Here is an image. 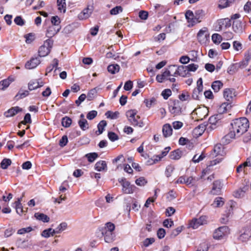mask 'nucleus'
<instances>
[{"instance_id":"nucleus-16","label":"nucleus","mask_w":251,"mask_h":251,"mask_svg":"<svg viewBox=\"0 0 251 251\" xmlns=\"http://www.w3.org/2000/svg\"><path fill=\"white\" fill-rule=\"evenodd\" d=\"M251 236V230L250 229H246L242 232L238 237L239 240L244 242H247Z\"/></svg>"},{"instance_id":"nucleus-22","label":"nucleus","mask_w":251,"mask_h":251,"mask_svg":"<svg viewBox=\"0 0 251 251\" xmlns=\"http://www.w3.org/2000/svg\"><path fill=\"white\" fill-rule=\"evenodd\" d=\"M176 69L177 70V73H178V75L181 76L186 77L188 76V75H190L188 71L186 66L181 65L177 67Z\"/></svg>"},{"instance_id":"nucleus-62","label":"nucleus","mask_w":251,"mask_h":251,"mask_svg":"<svg viewBox=\"0 0 251 251\" xmlns=\"http://www.w3.org/2000/svg\"><path fill=\"white\" fill-rule=\"evenodd\" d=\"M136 115V111L135 110H130L126 112V116L128 118V121L130 120V118H133Z\"/></svg>"},{"instance_id":"nucleus-19","label":"nucleus","mask_w":251,"mask_h":251,"mask_svg":"<svg viewBox=\"0 0 251 251\" xmlns=\"http://www.w3.org/2000/svg\"><path fill=\"white\" fill-rule=\"evenodd\" d=\"M101 234L104 236L106 243H111L114 240L115 236L112 232L102 231Z\"/></svg>"},{"instance_id":"nucleus-44","label":"nucleus","mask_w":251,"mask_h":251,"mask_svg":"<svg viewBox=\"0 0 251 251\" xmlns=\"http://www.w3.org/2000/svg\"><path fill=\"white\" fill-rule=\"evenodd\" d=\"M123 11V8L121 6H116L110 11L111 15H115Z\"/></svg>"},{"instance_id":"nucleus-12","label":"nucleus","mask_w":251,"mask_h":251,"mask_svg":"<svg viewBox=\"0 0 251 251\" xmlns=\"http://www.w3.org/2000/svg\"><path fill=\"white\" fill-rule=\"evenodd\" d=\"M207 28L205 27L200 29L197 34L198 40L201 43H204L206 40Z\"/></svg>"},{"instance_id":"nucleus-32","label":"nucleus","mask_w":251,"mask_h":251,"mask_svg":"<svg viewBox=\"0 0 251 251\" xmlns=\"http://www.w3.org/2000/svg\"><path fill=\"white\" fill-rule=\"evenodd\" d=\"M204 11L202 9H198L195 12V19L198 23L201 22V19L204 16Z\"/></svg>"},{"instance_id":"nucleus-1","label":"nucleus","mask_w":251,"mask_h":251,"mask_svg":"<svg viewBox=\"0 0 251 251\" xmlns=\"http://www.w3.org/2000/svg\"><path fill=\"white\" fill-rule=\"evenodd\" d=\"M229 132L223 137L222 142L224 144H227L230 142V139L238 137L246 132L249 127L248 120L245 117H242L234 120L230 124Z\"/></svg>"},{"instance_id":"nucleus-20","label":"nucleus","mask_w":251,"mask_h":251,"mask_svg":"<svg viewBox=\"0 0 251 251\" xmlns=\"http://www.w3.org/2000/svg\"><path fill=\"white\" fill-rule=\"evenodd\" d=\"M251 59V49H249L246 51L245 54V61L240 63V66L245 67L248 65V63Z\"/></svg>"},{"instance_id":"nucleus-34","label":"nucleus","mask_w":251,"mask_h":251,"mask_svg":"<svg viewBox=\"0 0 251 251\" xmlns=\"http://www.w3.org/2000/svg\"><path fill=\"white\" fill-rule=\"evenodd\" d=\"M72 122V119L67 116H65L62 119L61 124L63 126L65 127H69L71 125Z\"/></svg>"},{"instance_id":"nucleus-36","label":"nucleus","mask_w":251,"mask_h":251,"mask_svg":"<svg viewBox=\"0 0 251 251\" xmlns=\"http://www.w3.org/2000/svg\"><path fill=\"white\" fill-rule=\"evenodd\" d=\"M234 0H220L219 1V7L220 8H224L229 6L230 3H232Z\"/></svg>"},{"instance_id":"nucleus-39","label":"nucleus","mask_w":251,"mask_h":251,"mask_svg":"<svg viewBox=\"0 0 251 251\" xmlns=\"http://www.w3.org/2000/svg\"><path fill=\"white\" fill-rule=\"evenodd\" d=\"M12 80L10 79V78L1 81L0 82V89L4 90L9 86Z\"/></svg>"},{"instance_id":"nucleus-6","label":"nucleus","mask_w":251,"mask_h":251,"mask_svg":"<svg viewBox=\"0 0 251 251\" xmlns=\"http://www.w3.org/2000/svg\"><path fill=\"white\" fill-rule=\"evenodd\" d=\"M197 87L193 90L192 97L195 100H199V96L202 95L201 92L203 90L202 79L200 78L197 81Z\"/></svg>"},{"instance_id":"nucleus-56","label":"nucleus","mask_w":251,"mask_h":251,"mask_svg":"<svg viewBox=\"0 0 251 251\" xmlns=\"http://www.w3.org/2000/svg\"><path fill=\"white\" fill-rule=\"evenodd\" d=\"M108 137L110 141L114 142L119 139V137L117 134L115 132L110 131L108 133Z\"/></svg>"},{"instance_id":"nucleus-48","label":"nucleus","mask_w":251,"mask_h":251,"mask_svg":"<svg viewBox=\"0 0 251 251\" xmlns=\"http://www.w3.org/2000/svg\"><path fill=\"white\" fill-rule=\"evenodd\" d=\"M14 23L18 25L23 26L25 24V20L22 18L21 16H18L14 19Z\"/></svg>"},{"instance_id":"nucleus-8","label":"nucleus","mask_w":251,"mask_h":251,"mask_svg":"<svg viewBox=\"0 0 251 251\" xmlns=\"http://www.w3.org/2000/svg\"><path fill=\"white\" fill-rule=\"evenodd\" d=\"M244 23L239 20H235L232 24V29L234 32L239 35L242 34L244 30Z\"/></svg>"},{"instance_id":"nucleus-45","label":"nucleus","mask_w":251,"mask_h":251,"mask_svg":"<svg viewBox=\"0 0 251 251\" xmlns=\"http://www.w3.org/2000/svg\"><path fill=\"white\" fill-rule=\"evenodd\" d=\"M183 228V226L177 227L176 228L173 230L170 234L171 238H174L178 235L182 230Z\"/></svg>"},{"instance_id":"nucleus-14","label":"nucleus","mask_w":251,"mask_h":251,"mask_svg":"<svg viewBox=\"0 0 251 251\" xmlns=\"http://www.w3.org/2000/svg\"><path fill=\"white\" fill-rule=\"evenodd\" d=\"M22 111V109L19 106L12 107L7 111L5 112L4 115L6 117H12Z\"/></svg>"},{"instance_id":"nucleus-3","label":"nucleus","mask_w":251,"mask_h":251,"mask_svg":"<svg viewBox=\"0 0 251 251\" xmlns=\"http://www.w3.org/2000/svg\"><path fill=\"white\" fill-rule=\"evenodd\" d=\"M118 181L122 186V191L125 194H132L133 193L135 186L134 185H131L130 183L126 180L125 177H122L118 179Z\"/></svg>"},{"instance_id":"nucleus-18","label":"nucleus","mask_w":251,"mask_h":251,"mask_svg":"<svg viewBox=\"0 0 251 251\" xmlns=\"http://www.w3.org/2000/svg\"><path fill=\"white\" fill-rule=\"evenodd\" d=\"M61 29L59 26L57 29H56L54 26H51L49 27L46 32V36L48 38H51L57 34Z\"/></svg>"},{"instance_id":"nucleus-43","label":"nucleus","mask_w":251,"mask_h":251,"mask_svg":"<svg viewBox=\"0 0 251 251\" xmlns=\"http://www.w3.org/2000/svg\"><path fill=\"white\" fill-rule=\"evenodd\" d=\"M107 125V123L105 121L102 120L101 121L99 124L98 125V131L99 132V134H101L103 130L104 127Z\"/></svg>"},{"instance_id":"nucleus-10","label":"nucleus","mask_w":251,"mask_h":251,"mask_svg":"<svg viewBox=\"0 0 251 251\" xmlns=\"http://www.w3.org/2000/svg\"><path fill=\"white\" fill-rule=\"evenodd\" d=\"M222 184L220 180H216L213 182L211 193L213 195H218L221 194Z\"/></svg>"},{"instance_id":"nucleus-7","label":"nucleus","mask_w":251,"mask_h":251,"mask_svg":"<svg viewBox=\"0 0 251 251\" xmlns=\"http://www.w3.org/2000/svg\"><path fill=\"white\" fill-rule=\"evenodd\" d=\"M206 219V216H201L199 219L194 218L190 222L189 227L197 228L199 226L205 224Z\"/></svg>"},{"instance_id":"nucleus-30","label":"nucleus","mask_w":251,"mask_h":251,"mask_svg":"<svg viewBox=\"0 0 251 251\" xmlns=\"http://www.w3.org/2000/svg\"><path fill=\"white\" fill-rule=\"evenodd\" d=\"M223 86V83L220 80L214 81L211 87L215 92H218Z\"/></svg>"},{"instance_id":"nucleus-41","label":"nucleus","mask_w":251,"mask_h":251,"mask_svg":"<svg viewBox=\"0 0 251 251\" xmlns=\"http://www.w3.org/2000/svg\"><path fill=\"white\" fill-rule=\"evenodd\" d=\"M14 204H15V208L17 214H22L24 212V210L21 202H20L19 201H17L14 202Z\"/></svg>"},{"instance_id":"nucleus-24","label":"nucleus","mask_w":251,"mask_h":251,"mask_svg":"<svg viewBox=\"0 0 251 251\" xmlns=\"http://www.w3.org/2000/svg\"><path fill=\"white\" fill-rule=\"evenodd\" d=\"M182 154V151L179 149H177L171 152L169 156L171 159L178 160L181 157Z\"/></svg>"},{"instance_id":"nucleus-54","label":"nucleus","mask_w":251,"mask_h":251,"mask_svg":"<svg viewBox=\"0 0 251 251\" xmlns=\"http://www.w3.org/2000/svg\"><path fill=\"white\" fill-rule=\"evenodd\" d=\"M170 150L171 148L170 147L165 148L164 150L162 151L161 154L156 155L155 157L157 158L158 160H160L162 158H163L164 156H165L167 154Z\"/></svg>"},{"instance_id":"nucleus-2","label":"nucleus","mask_w":251,"mask_h":251,"mask_svg":"<svg viewBox=\"0 0 251 251\" xmlns=\"http://www.w3.org/2000/svg\"><path fill=\"white\" fill-rule=\"evenodd\" d=\"M53 41L50 39L47 40L44 45L41 46L38 50L39 56L40 57H45L48 55L50 52V49L52 48Z\"/></svg>"},{"instance_id":"nucleus-47","label":"nucleus","mask_w":251,"mask_h":251,"mask_svg":"<svg viewBox=\"0 0 251 251\" xmlns=\"http://www.w3.org/2000/svg\"><path fill=\"white\" fill-rule=\"evenodd\" d=\"M212 40L214 43L219 44L222 40V37L220 34L214 33L212 35Z\"/></svg>"},{"instance_id":"nucleus-15","label":"nucleus","mask_w":251,"mask_h":251,"mask_svg":"<svg viewBox=\"0 0 251 251\" xmlns=\"http://www.w3.org/2000/svg\"><path fill=\"white\" fill-rule=\"evenodd\" d=\"M93 11L92 7L90 8L89 7H87L86 8L84 9L83 11H82L78 15V18L80 20H83L88 18L91 15Z\"/></svg>"},{"instance_id":"nucleus-58","label":"nucleus","mask_w":251,"mask_h":251,"mask_svg":"<svg viewBox=\"0 0 251 251\" xmlns=\"http://www.w3.org/2000/svg\"><path fill=\"white\" fill-rule=\"evenodd\" d=\"M205 156L203 153H201L200 156H198L197 154H196L194 156L192 161L194 163H199L204 158Z\"/></svg>"},{"instance_id":"nucleus-42","label":"nucleus","mask_w":251,"mask_h":251,"mask_svg":"<svg viewBox=\"0 0 251 251\" xmlns=\"http://www.w3.org/2000/svg\"><path fill=\"white\" fill-rule=\"evenodd\" d=\"M85 156L88 158L90 162H93L98 157V154L96 152L89 153L86 154Z\"/></svg>"},{"instance_id":"nucleus-23","label":"nucleus","mask_w":251,"mask_h":251,"mask_svg":"<svg viewBox=\"0 0 251 251\" xmlns=\"http://www.w3.org/2000/svg\"><path fill=\"white\" fill-rule=\"evenodd\" d=\"M29 94V91L28 90H24L22 89H20L17 94V95L15 96V99L16 100H18L20 99H23L26 96H27Z\"/></svg>"},{"instance_id":"nucleus-25","label":"nucleus","mask_w":251,"mask_h":251,"mask_svg":"<svg viewBox=\"0 0 251 251\" xmlns=\"http://www.w3.org/2000/svg\"><path fill=\"white\" fill-rule=\"evenodd\" d=\"M222 115L221 114H219L211 116L209 118V123L211 125L210 126V128H211L212 129L215 128V126L219 124L217 120H216V118H218V117H222Z\"/></svg>"},{"instance_id":"nucleus-60","label":"nucleus","mask_w":251,"mask_h":251,"mask_svg":"<svg viewBox=\"0 0 251 251\" xmlns=\"http://www.w3.org/2000/svg\"><path fill=\"white\" fill-rule=\"evenodd\" d=\"M68 142L67 135H63L59 141V145L60 147L65 146Z\"/></svg>"},{"instance_id":"nucleus-51","label":"nucleus","mask_w":251,"mask_h":251,"mask_svg":"<svg viewBox=\"0 0 251 251\" xmlns=\"http://www.w3.org/2000/svg\"><path fill=\"white\" fill-rule=\"evenodd\" d=\"M33 230V228L31 226H28L25 228H22L19 229L17 231L18 234H24L25 233H29Z\"/></svg>"},{"instance_id":"nucleus-38","label":"nucleus","mask_w":251,"mask_h":251,"mask_svg":"<svg viewBox=\"0 0 251 251\" xmlns=\"http://www.w3.org/2000/svg\"><path fill=\"white\" fill-rule=\"evenodd\" d=\"M12 163L11 159L4 158L0 163V167L2 169H6Z\"/></svg>"},{"instance_id":"nucleus-33","label":"nucleus","mask_w":251,"mask_h":251,"mask_svg":"<svg viewBox=\"0 0 251 251\" xmlns=\"http://www.w3.org/2000/svg\"><path fill=\"white\" fill-rule=\"evenodd\" d=\"M57 4L58 10L60 12L63 11V13H65L66 6L65 0H57Z\"/></svg>"},{"instance_id":"nucleus-11","label":"nucleus","mask_w":251,"mask_h":251,"mask_svg":"<svg viewBox=\"0 0 251 251\" xmlns=\"http://www.w3.org/2000/svg\"><path fill=\"white\" fill-rule=\"evenodd\" d=\"M40 63V60L38 57H33L26 63L25 67L27 69H32L36 68Z\"/></svg>"},{"instance_id":"nucleus-57","label":"nucleus","mask_w":251,"mask_h":251,"mask_svg":"<svg viewBox=\"0 0 251 251\" xmlns=\"http://www.w3.org/2000/svg\"><path fill=\"white\" fill-rule=\"evenodd\" d=\"M135 183L137 185L142 186L147 183V181L144 177H140L136 180Z\"/></svg>"},{"instance_id":"nucleus-5","label":"nucleus","mask_w":251,"mask_h":251,"mask_svg":"<svg viewBox=\"0 0 251 251\" xmlns=\"http://www.w3.org/2000/svg\"><path fill=\"white\" fill-rule=\"evenodd\" d=\"M172 105H170L169 110L172 114L176 115H179L181 113V103L177 100L172 101Z\"/></svg>"},{"instance_id":"nucleus-37","label":"nucleus","mask_w":251,"mask_h":251,"mask_svg":"<svg viewBox=\"0 0 251 251\" xmlns=\"http://www.w3.org/2000/svg\"><path fill=\"white\" fill-rule=\"evenodd\" d=\"M213 151L216 156L219 155H222V153L223 152V146L221 144L215 145Z\"/></svg>"},{"instance_id":"nucleus-52","label":"nucleus","mask_w":251,"mask_h":251,"mask_svg":"<svg viewBox=\"0 0 251 251\" xmlns=\"http://www.w3.org/2000/svg\"><path fill=\"white\" fill-rule=\"evenodd\" d=\"M67 226V224L65 222L61 223L56 228V232L60 233L62 231L66 229Z\"/></svg>"},{"instance_id":"nucleus-29","label":"nucleus","mask_w":251,"mask_h":251,"mask_svg":"<svg viewBox=\"0 0 251 251\" xmlns=\"http://www.w3.org/2000/svg\"><path fill=\"white\" fill-rule=\"evenodd\" d=\"M34 217L38 220L42 221L44 223L49 222L50 218L46 215L43 213H36L34 214Z\"/></svg>"},{"instance_id":"nucleus-63","label":"nucleus","mask_w":251,"mask_h":251,"mask_svg":"<svg viewBox=\"0 0 251 251\" xmlns=\"http://www.w3.org/2000/svg\"><path fill=\"white\" fill-rule=\"evenodd\" d=\"M172 92L170 89H166L162 92V96L165 100H167L171 95Z\"/></svg>"},{"instance_id":"nucleus-4","label":"nucleus","mask_w":251,"mask_h":251,"mask_svg":"<svg viewBox=\"0 0 251 251\" xmlns=\"http://www.w3.org/2000/svg\"><path fill=\"white\" fill-rule=\"evenodd\" d=\"M228 227L226 226H220L213 233V237L215 239L220 240L229 232Z\"/></svg>"},{"instance_id":"nucleus-49","label":"nucleus","mask_w":251,"mask_h":251,"mask_svg":"<svg viewBox=\"0 0 251 251\" xmlns=\"http://www.w3.org/2000/svg\"><path fill=\"white\" fill-rule=\"evenodd\" d=\"M231 107V105L230 103H222L220 107V110L222 111L223 112H226L228 110L230 109Z\"/></svg>"},{"instance_id":"nucleus-9","label":"nucleus","mask_w":251,"mask_h":251,"mask_svg":"<svg viewBox=\"0 0 251 251\" xmlns=\"http://www.w3.org/2000/svg\"><path fill=\"white\" fill-rule=\"evenodd\" d=\"M185 18L187 20V22L190 23L191 26H193L195 25L198 23V21L195 19V13H194L191 10H187L185 14ZM190 26V25H189Z\"/></svg>"},{"instance_id":"nucleus-40","label":"nucleus","mask_w":251,"mask_h":251,"mask_svg":"<svg viewBox=\"0 0 251 251\" xmlns=\"http://www.w3.org/2000/svg\"><path fill=\"white\" fill-rule=\"evenodd\" d=\"M224 204V201L223 198L222 197H217L215 199L212 205L215 207H219L223 206Z\"/></svg>"},{"instance_id":"nucleus-27","label":"nucleus","mask_w":251,"mask_h":251,"mask_svg":"<svg viewBox=\"0 0 251 251\" xmlns=\"http://www.w3.org/2000/svg\"><path fill=\"white\" fill-rule=\"evenodd\" d=\"M39 80H31L28 83V89L29 91H32L39 88Z\"/></svg>"},{"instance_id":"nucleus-26","label":"nucleus","mask_w":251,"mask_h":251,"mask_svg":"<svg viewBox=\"0 0 251 251\" xmlns=\"http://www.w3.org/2000/svg\"><path fill=\"white\" fill-rule=\"evenodd\" d=\"M140 118L139 116H135L133 118H130L129 121L131 124L133 126H138L140 127H142L144 126V123L142 121H140L138 122V120Z\"/></svg>"},{"instance_id":"nucleus-53","label":"nucleus","mask_w":251,"mask_h":251,"mask_svg":"<svg viewBox=\"0 0 251 251\" xmlns=\"http://www.w3.org/2000/svg\"><path fill=\"white\" fill-rule=\"evenodd\" d=\"M245 191L243 189H238L235 191L233 193V196L236 198H241L244 196Z\"/></svg>"},{"instance_id":"nucleus-50","label":"nucleus","mask_w":251,"mask_h":251,"mask_svg":"<svg viewBox=\"0 0 251 251\" xmlns=\"http://www.w3.org/2000/svg\"><path fill=\"white\" fill-rule=\"evenodd\" d=\"M115 228V226L114 224L108 222L105 224V229L103 231L112 232Z\"/></svg>"},{"instance_id":"nucleus-61","label":"nucleus","mask_w":251,"mask_h":251,"mask_svg":"<svg viewBox=\"0 0 251 251\" xmlns=\"http://www.w3.org/2000/svg\"><path fill=\"white\" fill-rule=\"evenodd\" d=\"M174 167L173 166H168L165 170V175L167 177H170L171 176L172 173L174 170Z\"/></svg>"},{"instance_id":"nucleus-64","label":"nucleus","mask_w":251,"mask_h":251,"mask_svg":"<svg viewBox=\"0 0 251 251\" xmlns=\"http://www.w3.org/2000/svg\"><path fill=\"white\" fill-rule=\"evenodd\" d=\"M166 234V231L163 228H160L157 231V235L159 239H162L164 237Z\"/></svg>"},{"instance_id":"nucleus-28","label":"nucleus","mask_w":251,"mask_h":251,"mask_svg":"<svg viewBox=\"0 0 251 251\" xmlns=\"http://www.w3.org/2000/svg\"><path fill=\"white\" fill-rule=\"evenodd\" d=\"M120 69V66L117 64H111L107 67V71L111 74H115L119 72Z\"/></svg>"},{"instance_id":"nucleus-59","label":"nucleus","mask_w":251,"mask_h":251,"mask_svg":"<svg viewBox=\"0 0 251 251\" xmlns=\"http://www.w3.org/2000/svg\"><path fill=\"white\" fill-rule=\"evenodd\" d=\"M53 64H52V65H50V66H49V67H47V72L48 73H50L54 68L55 67H56L58 65V60L56 59V58H54L53 60Z\"/></svg>"},{"instance_id":"nucleus-17","label":"nucleus","mask_w":251,"mask_h":251,"mask_svg":"<svg viewBox=\"0 0 251 251\" xmlns=\"http://www.w3.org/2000/svg\"><path fill=\"white\" fill-rule=\"evenodd\" d=\"M173 129L170 124H167L163 126L162 132L164 137H168L172 134Z\"/></svg>"},{"instance_id":"nucleus-46","label":"nucleus","mask_w":251,"mask_h":251,"mask_svg":"<svg viewBox=\"0 0 251 251\" xmlns=\"http://www.w3.org/2000/svg\"><path fill=\"white\" fill-rule=\"evenodd\" d=\"M97 93V90L96 89H92L89 91V92L87 94V100L89 101H91L93 100L95 98Z\"/></svg>"},{"instance_id":"nucleus-31","label":"nucleus","mask_w":251,"mask_h":251,"mask_svg":"<svg viewBox=\"0 0 251 251\" xmlns=\"http://www.w3.org/2000/svg\"><path fill=\"white\" fill-rule=\"evenodd\" d=\"M119 115L120 113L118 111L113 112L111 111H108L105 114L107 118H109L110 119H117L119 118Z\"/></svg>"},{"instance_id":"nucleus-55","label":"nucleus","mask_w":251,"mask_h":251,"mask_svg":"<svg viewBox=\"0 0 251 251\" xmlns=\"http://www.w3.org/2000/svg\"><path fill=\"white\" fill-rule=\"evenodd\" d=\"M25 42L27 44H30L34 40V35L32 33H28L25 35Z\"/></svg>"},{"instance_id":"nucleus-35","label":"nucleus","mask_w":251,"mask_h":251,"mask_svg":"<svg viewBox=\"0 0 251 251\" xmlns=\"http://www.w3.org/2000/svg\"><path fill=\"white\" fill-rule=\"evenodd\" d=\"M78 124L80 128L83 131L89 128V124L86 120H79Z\"/></svg>"},{"instance_id":"nucleus-13","label":"nucleus","mask_w":251,"mask_h":251,"mask_svg":"<svg viewBox=\"0 0 251 251\" xmlns=\"http://www.w3.org/2000/svg\"><path fill=\"white\" fill-rule=\"evenodd\" d=\"M224 97L228 101L231 100L234 97H235V91L234 89L226 88L224 91Z\"/></svg>"},{"instance_id":"nucleus-21","label":"nucleus","mask_w":251,"mask_h":251,"mask_svg":"<svg viewBox=\"0 0 251 251\" xmlns=\"http://www.w3.org/2000/svg\"><path fill=\"white\" fill-rule=\"evenodd\" d=\"M95 168L97 171H105L107 170V165L105 161L100 160L97 162L95 165Z\"/></svg>"}]
</instances>
